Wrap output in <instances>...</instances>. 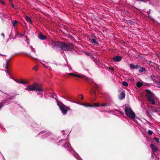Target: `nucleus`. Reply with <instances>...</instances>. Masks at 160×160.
Wrapping results in <instances>:
<instances>
[{"instance_id": "nucleus-15", "label": "nucleus", "mask_w": 160, "mask_h": 160, "mask_svg": "<svg viewBox=\"0 0 160 160\" xmlns=\"http://www.w3.org/2000/svg\"><path fill=\"white\" fill-rule=\"evenodd\" d=\"M142 83L140 82H138L137 83V87H138V88L141 87V86H142Z\"/></svg>"}, {"instance_id": "nucleus-32", "label": "nucleus", "mask_w": 160, "mask_h": 160, "mask_svg": "<svg viewBox=\"0 0 160 160\" xmlns=\"http://www.w3.org/2000/svg\"><path fill=\"white\" fill-rule=\"evenodd\" d=\"M41 63L45 67H46V68H47V67L45 66V65H44V64H43L42 63Z\"/></svg>"}, {"instance_id": "nucleus-30", "label": "nucleus", "mask_w": 160, "mask_h": 160, "mask_svg": "<svg viewBox=\"0 0 160 160\" xmlns=\"http://www.w3.org/2000/svg\"><path fill=\"white\" fill-rule=\"evenodd\" d=\"M119 113L121 115H122L123 113L121 112H119Z\"/></svg>"}, {"instance_id": "nucleus-21", "label": "nucleus", "mask_w": 160, "mask_h": 160, "mask_svg": "<svg viewBox=\"0 0 160 160\" xmlns=\"http://www.w3.org/2000/svg\"><path fill=\"white\" fill-rule=\"evenodd\" d=\"M38 65H36L33 68V69H32L33 70H35V71L37 70V67H38Z\"/></svg>"}, {"instance_id": "nucleus-20", "label": "nucleus", "mask_w": 160, "mask_h": 160, "mask_svg": "<svg viewBox=\"0 0 160 160\" xmlns=\"http://www.w3.org/2000/svg\"><path fill=\"white\" fill-rule=\"evenodd\" d=\"M73 76L77 77L78 78H81V75L76 74L74 73H73Z\"/></svg>"}, {"instance_id": "nucleus-28", "label": "nucleus", "mask_w": 160, "mask_h": 160, "mask_svg": "<svg viewBox=\"0 0 160 160\" xmlns=\"http://www.w3.org/2000/svg\"><path fill=\"white\" fill-rule=\"evenodd\" d=\"M68 75H69L73 76V73H68Z\"/></svg>"}, {"instance_id": "nucleus-18", "label": "nucleus", "mask_w": 160, "mask_h": 160, "mask_svg": "<svg viewBox=\"0 0 160 160\" xmlns=\"http://www.w3.org/2000/svg\"><path fill=\"white\" fill-rule=\"evenodd\" d=\"M122 84L124 86L127 87L128 86V83L124 81L122 82Z\"/></svg>"}, {"instance_id": "nucleus-16", "label": "nucleus", "mask_w": 160, "mask_h": 160, "mask_svg": "<svg viewBox=\"0 0 160 160\" xmlns=\"http://www.w3.org/2000/svg\"><path fill=\"white\" fill-rule=\"evenodd\" d=\"M82 105L85 107H92V105H91L89 103L83 104H82Z\"/></svg>"}, {"instance_id": "nucleus-13", "label": "nucleus", "mask_w": 160, "mask_h": 160, "mask_svg": "<svg viewBox=\"0 0 160 160\" xmlns=\"http://www.w3.org/2000/svg\"><path fill=\"white\" fill-rule=\"evenodd\" d=\"M125 97V94L123 92H122L121 93L120 96L119 98L121 99H123Z\"/></svg>"}, {"instance_id": "nucleus-5", "label": "nucleus", "mask_w": 160, "mask_h": 160, "mask_svg": "<svg viewBox=\"0 0 160 160\" xmlns=\"http://www.w3.org/2000/svg\"><path fill=\"white\" fill-rule=\"evenodd\" d=\"M36 84H34L31 85L27 86L25 89L28 91H33L36 90Z\"/></svg>"}, {"instance_id": "nucleus-1", "label": "nucleus", "mask_w": 160, "mask_h": 160, "mask_svg": "<svg viewBox=\"0 0 160 160\" xmlns=\"http://www.w3.org/2000/svg\"><path fill=\"white\" fill-rule=\"evenodd\" d=\"M55 44L64 50H70L73 48V46L70 43H65L63 42H56Z\"/></svg>"}, {"instance_id": "nucleus-22", "label": "nucleus", "mask_w": 160, "mask_h": 160, "mask_svg": "<svg viewBox=\"0 0 160 160\" xmlns=\"http://www.w3.org/2000/svg\"><path fill=\"white\" fill-rule=\"evenodd\" d=\"M9 62V60H7L6 61V64H5L6 66H5V68L7 69L8 68V64Z\"/></svg>"}, {"instance_id": "nucleus-2", "label": "nucleus", "mask_w": 160, "mask_h": 160, "mask_svg": "<svg viewBox=\"0 0 160 160\" xmlns=\"http://www.w3.org/2000/svg\"><path fill=\"white\" fill-rule=\"evenodd\" d=\"M146 97L148 98V100L152 104H155V102L154 101L155 96L150 90H147Z\"/></svg>"}, {"instance_id": "nucleus-25", "label": "nucleus", "mask_w": 160, "mask_h": 160, "mask_svg": "<svg viewBox=\"0 0 160 160\" xmlns=\"http://www.w3.org/2000/svg\"><path fill=\"white\" fill-rule=\"evenodd\" d=\"M148 133L150 135H152V131L151 130H149L148 131Z\"/></svg>"}, {"instance_id": "nucleus-3", "label": "nucleus", "mask_w": 160, "mask_h": 160, "mask_svg": "<svg viewBox=\"0 0 160 160\" xmlns=\"http://www.w3.org/2000/svg\"><path fill=\"white\" fill-rule=\"evenodd\" d=\"M58 105L62 113L64 115H66L68 111L70 110L69 108L60 102H58Z\"/></svg>"}, {"instance_id": "nucleus-9", "label": "nucleus", "mask_w": 160, "mask_h": 160, "mask_svg": "<svg viewBox=\"0 0 160 160\" xmlns=\"http://www.w3.org/2000/svg\"><path fill=\"white\" fill-rule=\"evenodd\" d=\"M38 38L41 40H44L46 38V37L41 33L38 35Z\"/></svg>"}, {"instance_id": "nucleus-8", "label": "nucleus", "mask_w": 160, "mask_h": 160, "mask_svg": "<svg viewBox=\"0 0 160 160\" xmlns=\"http://www.w3.org/2000/svg\"><path fill=\"white\" fill-rule=\"evenodd\" d=\"M151 148L152 149V152H156L158 151V149L153 144H151L150 146Z\"/></svg>"}, {"instance_id": "nucleus-7", "label": "nucleus", "mask_w": 160, "mask_h": 160, "mask_svg": "<svg viewBox=\"0 0 160 160\" xmlns=\"http://www.w3.org/2000/svg\"><path fill=\"white\" fill-rule=\"evenodd\" d=\"M122 59V57L120 56H117L113 58V60L116 62H119Z\"/></svg>"}, {"instance_id": "nucleus-29", "label": "nucleus", "mask_w": 160, "mask_h": 160, "mask_svg": "<svg viewBox=\"0 0 160 160\" xmlns=\"http://www.w3.org/2000/svg\"><path fill=\"white\" fill-rule=\"evenodd\" d=\"M81 99H83V96H82V94H81Z\"/></svg>"}, {"instance_id": "nucleus-6", "label": "nucleus", "mask_w": 160, "mask_h": 160, "mask_svg": "<svg viewBox=\"0 0 160 160\" xmlns=\"http://www.w3.org/2000/svg\"><path fill=\"white\" fill-rule=\"evenodd\" d=\"M38 92V93H40L42 92V89L41 87H39L37 86L36 84V90Z\"/></svg>"}, {"instance_id": "nucleus-36", "label": "nucleus", "mask_w": 160, "mask_h": 160, "mask_svg": "<svg viewBox=\"0 0 160 160\" xmlns=\"http://www.w3.org/2000/svg\"><path fill=\"white\" fill-rule=\"evenodd\" d=\"M111 70H113V68H111Z\"/></svg>"}, {"instance_id": "nucleus-23", "label": "nucleus", "mask_w": 160, "mask_h": 160, "mask_svg": "<svg viewBox=\"0 0 160 160\" xmlns=\"http://www.w3.org/2000/svg\"><path fill=\"white\" fill-rule=\"evenodd\" d=\"M154 139L155 140V141L156 142H157L158 143H159V139L158 138H154Z\"/></svg>"}, {"instance_id": "nucleus-10", "label": "nucleus", "mask_w": 160, "mask_h": 160, "mask_svg": "<svg viewBox=\"0 0 160 160\" xmlns=\"http://www.w3.org/2000/svg\"><path fill=\"white\" fill-rule=\"evenodd\" d=\"M90 42L93 44V45H98V43L96 42V40L95 39L93 38L91 39Z\"/></svg>"}, {"instance_id": "nucleus-27", "label": "nucleus", "mask_w": 160, "mask_h": 160, "mask_svg": "<svg viewBox=\"0 0 160 160\" xmlns=\"http://www.w3.org/2000/svg\"><path fill=\"white\" fill-rule=\"evenodd\" d=\"M106 106V104L105 103H103L102 104L101 106L102 107L105 106Z\"/></svg>"}, {"instance_id": "nucleus-31", "label": "nucleus", "mask_w": 160, "mask_h": 160, "mask_svg": "<svg viewBox=\"0 0 160 160\" xmlns=\"http://www.w3.org/2000/svg\"><path fill=\"white\" fill-rule=\"evenodd\" d=\"M41 63L45 67H46V68H47V67L45 66V65H44V64H43L42 63Z\"/></svg>"}, {"instance_id": "nucleus-14", "label": "nucleus", "mask_w": 160, "mask_h": 160, "mask_svg": "<svg viewBox=\"0 0 160 160\" xmlns=\"http://www.w3.org/2000/svg\"><path fill=\"white\" fill-rule=\"evenodd\" d=\"M25 18L26 20L27 21V22H29V23H32V20L29 17L26 16Z\"/></svg>"}, {"instance_id": "nucleus-35", "label": "nucleus", "mask_w": 160, "mask_h": 160, "mask_svg": "<svg viewBox=\"0 0 160 160\" xmlns=\"http://www.w3.org/2000/svg\"><path fill=\"white\" fill-rule=\"evenodd\" d=\"M12 6L13 8H14V7L13 5V4H12Z\"/></svg>"}, {"instance_id": "nucleus-34", "label": "nucleus", "mask_w": 160, "mask_h": 160, "mask_svg": "<svg viewBox=\"0 0 160 160\" xmlns=\"http://www.w3.org/2000/svg\"><path fill=\"white\" fill-rule=\"evenodd\" d=\"M2 35L3 36H4V35L3 34H2Z\"/></svg>"}, {"instance_id": "nucleus-12", "label": "nucleus", "mask_w": 160, "mask_h": 160, "mask_svg": "<svg viewBox=\"0 0 160 160\" xmlns=\"http://www.w3.org/2000/svg\"><path fill=\"white\" fill-rule=\"evenodd\" d=\"M153 81L155 83V85L156 86L158 87L159 88H160V82H158L156 80H154Z\"/></svg>"}, {"instance_id": "nucleus-17", "label": "nucleus", "mask_w": 160, "mask_h": 160, "mask_svg": "<svg viewBox=\"0 0 160 160\" xmlns=\"http://www.w3.org/2000/svg\"><path fill=\"white\" fill-rule=\"evenodd\" d=\"M144 71H145V68L142 67V68L141 69H139V71L140 72H142Z\"/></svg>"}, {"instance_id": "nucleus-33", "label": "nucleus", "mask_w": 160, "mask_h": 160, "mask_svg": "<svg viewBox=\"0 0 160 160\" xmlns=\"http://www.w3.org/2000/svg\"><path fill=\"white\" fill-rule=\"evenodd\" d=\"M32 50L34 52H35V50L33 49H32Z\"/></svg>"}, {"instance_id": "nucleus-4", "label": "nucleus", "mask_w": 160, "mask_h": 160, "mask_svg": "<svg viewBox=\"0 0 160 160\" xmlns=\"http://www.w3.org/2000/svg\"><path fill=\"white\" fill-rule=\"evenodd\" d=\"M125 112L126 115L129 118H134L135 117L134 113L129 108H127L125 109Z\"/></svg>"}, {"instance_id": "nucleus-24", "label": "nucleus", "mask_w": 160, "mask_h": 160, "mask_svg": "<svg viewBox=\"0 0 160 160\" xmlns=\"http://www.w3.org/2000/svg\"><path fill=\"white\" fill-rule=\"evenodd\" d=\"M20 82V83H22V84H25V83H27V82L26 81H20L19 82Z\"/></svg>"}, {"instance_id": "nucleus-26", "label": "nucleus", "mask_w": 160, "mask_h": 160, "mask_svg": "<svg viewBox=\"0 0 160 160\" xmlns=\"http://www.w3.org/2000/svg\"><path fill=\"white\" fill-rule=\"evenodd\" d=\"M94 105L96 106H99V103H94Z\"/></svg>"}, {"instance_id": "nucleus-19", "label": "nucleus", "mask_w": 160, "mask_h": 160, "mask_svg": "<svg viewBox=\"0 0 160 160\" xmlns=\"http://www.w3.org/2000/svg\"><path fill=\"white\" fill-rule=\"evenodd\" d=\"M18 22V21H17L15 20L12 23V26L13 27L15 26H16V24H17Z\"/></svg>"}, {"instance_id": "nucleus-11", "label": "nucleus", "mask_w": 160, "mask_h": 160, "mask_svg": "<svg viewBox=\"0 0 160 160\" xmlns=\"http://www.w3.org/2000/svg\"><path fill=\"white\" fill-rule=\"evenodd\" d=\"M130 67L133 69L138 68L140 67V66L138 65L135 66L133 64H130Z\"/></svg>"}]
</instances>
